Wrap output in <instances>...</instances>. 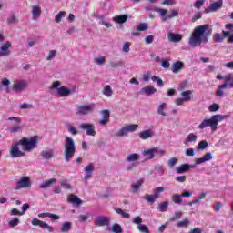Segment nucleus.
<instances>
[{"mask_svg":"<svg viewBox=\"0 0 233 233\" xmlns=\"http://www.w3.org/2000/svg\"><path fill=\"white\" fill-rule=\"evenodd\" d=\"M37 137H23L19 141H14L9 147V155L13 159L25 157V152H32L34 148H37Z\"/></svg>","mask_w":233,"mask_h":233,"instance_id":"nucleus-1","label":"nucleus"},{"mask_svg":"<svg viewBox=\"0 0 233 233\" xmlns=\"http://www.w3.org/2000/svg\"><path fill=\"white\" fill-rule=\"evenodd\" d=\"M210 35H212V28L208 25H198L188 39V45L191 48L201 46L203 43H208V37Z\"/></svg>","mask_w":233,"mask_h":233,"instance_id":"nucleus-2","label":"nucleus"},{"mask_svg":"<svg viewBox=\"0 0 233 233\" xmlns=\"http://www.w3.org/2000/svg\"><path fill=\"white\" fill-rule=\"evenodd\" d=\"M225 119H228V115H213L210 118L204 119L198 128V130H205V128L210 127L211 132H216L218 130V125L220 121H225Z\"/></svg>","mask_w":233,"mask_h":233,"instance_id":"nucleus-3","label":"nucleus"},{"mask_svg":"<svg viewBox=\"0 0 233 233\" xmlns=\"http://www.w3.org/2000/svg\"><path fill=\"white\" fill-rule=\"evenodd\" d=\"M76 156V142L74 138L66 137L64 144V157L66 162L70 161Z\"/></svg>","mask_w":233,"mask_h":233,"instance_id":"nucleus-4","label":"nucleus"},{"mask_svg":"<svg viewBox=\"0 0 233 233\" xmlns=\"http://www.w3.org/2000/svg\"><path fill=\"white\" fill-rule=\"evenodd\" d=\"M51 94L53 96H59L60 97H68L70 94H73L74 91L72 89H68L66 86H61L60 81H55L52 83L50 86Z\"/></svg>","mask_w":233,"mask_h":233,"instance_id":"nucleus-5","label":"nucleus"},{"mask_svg":"<svg viewBox=\"0 0 233 233\" xmlns=\"http://www.w3.org/2000/svg\"><path fill=\"white\" fill-rule=\"evenodd\" d=\"M155 12L159 14L161 19L163 22L165 21H170V19H174V17H177L179 15V10L178 9H170V14H168V10L163 9V8H157L155 9Z\"/></svg>","mask_w":233,"mask_h":233,"instance_id":"nucleus-6","label":"nucleus"},{"mask_svg":"<svg viewBox=\"0 0 233 233\" xmlns=\"http://www.w3.org/2000/svg\"><path fill=\"white\" fill-rule=\"evenodd\" d=\"M224 79L225 83L218 86V89L217 90V97H223V96H225V92H223V90H227V88H233V75H227Z\"/></svg>","mask_w":233,"mask_h":233,"instance_id":"nucleus-7","label":"nucleus"},{"mask_svg":"<svg viewBox=\"0 0 233 233\" xmlns=\"http://www.w3.org/2000/svg\"><path fill=\"white\" fill-rule=\"evenodd\" d=\"M137 128H139V125L137 124L126 125L116 133V137H126L127 136H128V134L136 132Z\"/></svg>","mask_w":233,"mask_h":233,"instance_id":"nucleus-8","label":"nucleus"},{"mask_svg":"<svg viewBox=\"0 0 233 233\" xmlns=\"http://www.w3.org/2000/svg\"><path fill=\"white\" fill-rule=\"evenodd\" d=\"M96 109V104L91 103L89 105H80L76 108V114L77 116H88L92 114Z\"/></svg>","mask_w":233,"mask_h":233,"instance_id":"nucleus-9","label":"nucleus"},{"mask_svg":"<svg viewBox=\"0 0 233 233\" xmlns=\"http://www.w3.org/2000/svg\"><path fill=\"white\" fill-rule=\"evenodd\" d=\"M192 94H194L193 90H186L180 93L182 97H178L175 99V105L177 106H181L184 103H188V101H192Z\"/></svg>","mask_w":233,"mask_h":233,"instance_id":"nucleus-10","label":"nucleus"},{"mask_svg":"<svg viewBox=\"0 0 233 233\" xmlns=\"http://www.w3.org/2000/svg\"><path fill=\"white\" fill-rule=\"evenodd\" d=\"M154 194L153 195H149L147 194L144 197V199L147 202V203H156L157 199H159V198H161V193L165 192V188L163 187H158L155 189H153Z\"/></svg>","mask_w":233,"mask_h":233,"instance_id":"nucleus-11","label":"nucleus"},{"mask_svg":"<svg viewBox=\"0 0 233 233\" xmlns=\"http://www.w3.org/2000/svg\"><path fill=\"white\" fill-rule=\"evenodd\" d=\"M32 187V181L28 177H22L15 185V190H23V188H30Z\"/></svg>","mask_w":233,"mask_h":233,"instance_id":"nucleus-12","label":"nucleus"},{"mask_svg":"<svg viewBox=\"0 0 233 233\" xmlns=\"http://www.w3.org/2000/svg\"><path fill=\"white\" fill-rule=\"evenodd\" d=\"M12 88L16 94H21V92H25L28 88V82L26 80H17Z\"/></svg>","mask_w":233,"mask_h":233,"instance_id":"nucleus-13","label":"nucleus"},{"mask_svg":"<svg viewBox=\"0 0 233 233\" xmlns=\"http://www.w3.org/2000/svg\"><path fill=\"white\" fill-rule=\"evenodd\" d=\"M10 48H12V43L9 41L5 42L0 46V59L1 57H8L12 52L10 51Z\"/></svg>","mask_w":233,"mask_h":233,"instance_id":"nucleus-14","label":"nucleus"},{"mask_svg":"<svg viewBox=\"0 0 233 233\" xmlns=\"http://www.w3.org/2000/svg\"><path fill=\"white\" fill-rule=\"evenodd\" d=\"M79 128H81V130H86V136H96V127L94 126V124H90V123H83L79 126Z\"/></svg>","mask_w":233,"mask_h":233,"instance_id":"nucleus-15","label":"nucleus"},{"mask_svg":"<svg viewBox=\"0 0 233 233\" xmlns=\"http://www.w3.org/2000/svg\"><path fill=\"white\" fill-rule=\"evenodd\" d=\"M31 223L34 227H40V228H46L48 232H54V228L46 224V222L39 220V218H33Z\"/></svg>","mask_w":233,"mask_h":233,"instance_id":"nucleus-16","label":"nucleus"},{"mask_svg":"<svg viewBox=\"0 0 233 233\" xmlns=\"http://www.w3.org/2000/svg\"><path fill=\"white\" fill-rule=\"evenodd\" d=\"M95 225L97 227H105L110 225V218L108 217L100 216L95 218Z\"/></svg>","mask_w":233,"mask_h":233,"instance_id":"nucleus-17","label":"nucleus"},{"mask_svg":"<svg viewBox=\"0 0 233 233\" xmlns=\"http://www.w3.org/2000/svg\"><path fill=\"white\" fill-rule=\"evenodd\" d=\"M221 8H223V0H218L209 5L207 12H218V10H221Z\"/></svg>","mask_w":233,"mask_h":233,"instance_id":"nucleus-18","label":"nucleus"},{"mask_svg":"<svg viewBox=\"0 0 233 233\" xmlns=\"http://www.w3.org/2000/svg\"><path fill=\"white\" fill-rule=\"evenodd\" d=\"M195 167H196V164L195 165L182 164L176 167L175 172L177 174H185V172H188L190 168H195Z\"/></svg>","mask_w":233,"mask_h":233,"instance_id":"nucleus-19","label":"nucleus"},{"mask_svg":"<svg viewBox=\"0 0 233 233\" xmlns=\"http://www.w3.org/2000/svg\"><path fill=\"white\" fill-rule=\"evenodd\" d=\"M102 119L98 121L99 125L105 127L110 121V111L108 109H104L101 111Z\"/></svg>","mask_w":233,"mask_h":233,"instance_id":"nucleus-20","label":"nucleus"},{"mask_svg":"<svg viewBox=\"0 0 233 233\" xmlns=\"http://www.w3.org/2000/svg\"><path fill=\"white\" fill-rule=\"evenodd\" d=\"M157 92L154 86H147L140 90L142 96H152Z\"/></svg>","mask_w":233,"mask_h":233,"instance_id":"nucleus-21","label":"nucleus"},{"mask_svg":"<svg viewBox=\"0 0 233 233\" xmlns=\"http://www.w3.org/2000/svg\"><path fill=\"white\" fill-rule=\"evenodd\" d=\"M139 138L147 141V139H150V137H154V130L152 129H146L141 131L139 134Z\"/></svg>","mask_w":233,"mask_h":233,"instance_id":"nucleus-22","label":"nucleus"},{"mask_svg":"<svg viewBox=\"0 0 233 233\" xmlns=\"http://www.w3.org/2000/svg\"><path fill=\"white\" fill-rule=\"evenodd\" d=\"M169 43H179L183 39V35L176 33L169 32L167 34Z\"/></svg>","mask_w":233,"mask_h":233,"instance_id":"nucleus-23","label":"nucleus"},{"mask_svg":"<svg viewBox=\"0 0 233 233\" xmlns=\"http://www.w3.org/2000/svg\"><path fill=\"white\" fill-rule=\"evenodd\" d=\"M143 183H145V180L142 178L138 179L137 182H134L131 184V192L133 194H137L139 192L141 187H143Z\"/></svg>","mask_w":233,"mask_h":233,"instance_id":"nucleus-24","label":"nucleus"},{"mask_svg":"<svg viewBox=\"0 0 233 233\" xmlns=\"http://www.w3.org/2000/svg\"><path fill=\"white\" fill-rule=\"evenodd\" d=\"M185 64H183V62L181 61H177L172 64L171 70L173 74H179V72H181V70H183Z\"/></svg>","mask_w":233,"mask_h":233,"instance_id":"nucleus-25","label":"nucleus"},{"mask_svg":"<svg viewBox=\"0 0 233 233\" xmlns=\"http://www.w3.org/2000/svg\"><path fill=\"white\" fill-rule=\"evenodd\" d=\"M156 147L147 148L142 151V156L147 157V159H154L156 157Z\"/></svg>","mask_w":233,"mask_h":233,"instance_id":"nucleus-26","label":"nucleus"},{"mask_svg":"<svg viewBox=\"0 0 233 233\" xmlns=\"http://www.w3.org/2000/svg\"><path fill=\"white\" fill-rule=\"evenodd\" d=\"M113 21L117 25H123L128 21V15H118L113 17Z\"/></svg>","mask_w":233,"mask_h":233,"instance_id":"nucleus-27","label":"nucleus"},{"mask_svg":"<svg viewBox=\"0 0 233 233\" xmlns=\"http://www.w3.org/2000/svg\"><path fill=\"white\" fill-rule=\"evenodd\" d=\"M33 21H37L41 17V7L39 5H34L32 7Z\"/></svg>","mask_w":233,"mask_h":233,"instance_id":"nucleus-28","label":"nucleus"},{"mask_svg":"<svg viewBox=\"0 0 233 233\" xmlns=\"http://www.w3.org/2000/svg\"><path fill=\"white\" fill-rule=\"evenodd\" d=\"M55 183H57V179L56 178H50L48 180H45L40 184V188H43V189L50 188V187L53 186Z\"/></svg>","mask_w":233,"mask_h":233,"instance_id":"nucleus-29","label":"nucleus"},{"mask_svg":"<svg viewBox=\"0 0 233 233\" xmlns=\"http://www.w3.org/2000/svg\"><path fill=\"white\" fill-rule=\"evenodd\" d=\"M94 164H89L85 167L84 170L86 172V175L84 176L85 179H90L92 177V172H94Z\"/></svg>","mask_w":233,"mask_h":233,"instance_id":"nucleus-30","label":"nucleus"},{"mask_svg":"<svg viewBox=\"0 0 233 233\" xmlns=\"http://www.w3.org/2000/svg\"><path fill=\"white\" fill-rule=\"evenodd\" d=\"M40 156L43 157V159H52V157H54V149L50 148L43 150L40 153Z\"/></svg>","mask_w":233,"mask_h":233,"instance_id":"nucleus-31","label":"nucleus"},{"mask_svg":"<svg viewBox=\"0 0 233 233\" xmlns=\"http://www.w3.org/2000/svg\"><path fill=\"white\" fill-rule=\"evenodd\" d=\"M212 159V153L208 152L204 155V157L197 158L195 160L196 165H201V163H206V161H210Z\"/></svg>","mask_w":233,"mask_h":233,"instance_id":"nucleus-32","label":"nucleus"},{"mask_svg":"<svg viewBox=\"0 0 233 233\" xmlns=\"http://www.w3.org/2000/svg\"><path fill=\"white\" fill-rule=\"evenodd\" d=\"M107 230L108 232L113 233H123V227L117 223H115L110 228H108Z\"/></svg>","mask_w":233,"mask_h":233,"instance_id":"nucleus-33","label":"nucleus"},{"mask_svg":"<svg viewBox=\"0 0 233 233\" xmlns=\"http://www.w3.org/2000/svg\"><path fill=\"white\" fill-rule=\"evenodd\" d=\"M198 141V136L194 133L187 135L184 141V145H188V143H196Z\"/></svg>","mask_w":233,"mask_h":233,"instance_id":"nucleus-34","label":"nucleus"},{"mask_svg":"<svg viewBox=\"0 0 233 233\" xmlns=\"http://www.w3.org/2000/svg\"><path fill=\"white\" fill-rule=\"evenodd\" d=\"M102 94L103 96H106V97H112L114 90H112V86H110V85H106V86H104Z\"/></svg>","mask_w":233,"mask_h":233,"instance_id":"nucleus-35","label":"nucleus"},{"mask_svg":"<svg viewBox=\"0 0 233 233\" xmlns=\"http://www.w3.org/2000/svg\"><path fill=\"white\" fill-rule=\"evenodd\" d=\"M68 202L73 203V205H81V203H83V200H81V198H79L76 195H69L68 196Z\"/></svg>","mask_w":233,"mask_h":233,"instance_id":"nucleus-36","label":"nucleus"},{"mask_svg":"<svg viewBox=\"0 0 233 233\" xmlns=\"http://www.w3.org/2000/svg\"><path fill=\"white\" fill-rule=\"evenodd\" d=\"M126 161L127 163H136L137 161H139V154L137 153H133L127 156V157L126 158Z\"/></svg>","mask_w":233,"mask_h":233,"instance_id":"nucleus-37","label":"nucleus"},{"mask_svg":"<svg viewBox=\"0 0 233 233\" xmlns=\"http://www.w3.org/2000/svg\"><path fill=\"white\" fill-rule=\"evenodd\" d=\"M171 199L175 205H181L183 203V196L177 193L173 194Z\"/></svg>","mask_w":233,"mask_h":233,"instance_id":"nucleus-38","label":"nucleus"},{"mask_svg":"<svg viewBox=\"0 0 233 233\" xmlns=\"http://www.w3.org/2000/svg\"><path fill=\"white\" fill-rule=\"evenodd\" d=\"M19 23V18H17V15L15 14H11L7 17V25H17Z\"/></svg>","mask_w":233,"mask_h":233,"instance_id":"nucleus-39","label":"nucleus"},{"mask_svg":"<svg viewBox=\"0 0 233 233\" xmlns=\"http://www.w3.org/2000/svg\"><path fill=\"white\" fill-rule=\"evenodd\" d=\"M167 110V103H162L158 106L157 112L159 116H167V112H165Z\"/></svg>","mask_w":233,"mask_h":233,"instance_id":"nucleus-40","label":"nucleus"},{"mask_svg":"<svg viewBox=\"0 0 233 233\" xmlns=\"http://www.w3.org/2000/svg\"><path fill=\"white\" fill-rule=\"evenodd\" d=\"M23 128H25L23 125H15L9 128V132H11V134H17V132H21Z\"/></svg>","mask_w":233,"mask_h":233,"instance_id":"nucleus-41","label":"nucleus"},{"mask_svg":"<svg viewBox=\"0 0 233 233\" xmlns=\"http://www.w3.org/2000/svg\"><path fill=\"white\" fill-rule=\"evenodd\" d=\"M188 225H190V220H188L187 218L177 223V227H178V228H187Z\"/></svg>","mask_w":233,"mask_h":233,"instance_id":"nucleus-42","label":"nucleus"},{"mask_svg":"<svg viewBox=\"0 0 233 233\" xmlns=\"http://www.w3.org/2000/svg\"><path fill=\"white\" fill-rule=\"evenodd\" d=\"M72 228V222H64L60 227L61 232H68Z\"/></svg>","mask_w":233,"mask_h":233,"instance_id":"nucleus-43","label":"nucleus"},{"mask_svg":"<svg viewBox=\"0 0 233 233\" xmlns=\"http://www.w3.org/2000/svg\"><path fill=\"white\" fill-rule=\"evenodd\" d=\"M19 223H21V220L19 219V218H14L8 221V226L11 228H14V227H17V225H19Z\"/></svg>","mask_w":233,"mask_h":233,"instance_id":"nucleus-44","label":"nucleus"},{"mask_svg":"<svg viewBox=\"0 0 233 233\" xmlns=\"http://www.w3.org/2000/svg\"><path fill=\"white\" fill-rule=\"evenodd\" d=\"M66 12L65 11H60L56 16H55V21L56 23H61L63 21V18L66 17Z\"/></svg>","mask_w":233,"mask_h":233,"instance_id":"nucleus-45","label":"nucleus"},{"mask_svg":"<svg viewBox=\"0 0 233 233\" xmlns=\"http://www.w3.org/2000/svg\"><path fill=\"white\" fill-rule=\"evenodd\" d=\"M205 198H207V193H200L197 198L193 199V203H195V205H199V203H201Z\"/></svg>","mask_w":233,"mask_h":233,"instance_id":"nucleus-46","label":"nucleus"},{"mask_svg":"<svg viewBox=\"0 0 233 233\" xmlns=\"http://www.w3.org/2000/svg\"><path fill=\"white\" fill-rule=\"evenodd\" d=\"M90 218H92V214L90 213L82 214L78 216V221H80V223H83L85 221H87V219H90Z\"/></svg>","mask_w":233,"mask_h":233,"instance_id":"nucleus-47","label":"nucleus"},{"mask_svg":"<svg viewBox=\"0 0 233 233\" xmlns=\"http://www.w3.org/2000/svg\"><path fill=\"white\" fill-rule=\"evenodd\" d=\"M206 148H208V142L201 140L198 145V150H205Z\"/></svg>","mask_w":233,"mask_h":233,"instance_id":"nucleus-48","label":"nucleus"},{"mask_svg":"<svg viewBox=\"0 0 233 233\" xmlns=\"http://www.w3.org/2000/svg\"><path fill=\"white\" fill-rule=\"evenodd\" d=\"M168 208V202H162L161 204L158 205L157 210L160 212H167V209Z\"/></svg>","mask_w":233,"mask_h":233,"instance_id":"nucleus-49","label":"nucleus"},{"mask_svg":"<svg viewBox=\"0 0 233 233\" xmlns=\"http://www.w3.org/2000/svg\"><path fill=\"white\" fill-rule=\"evenodd\" d=\"M137 228L141 233H150V230H148V227H147V225L145 224H140L139 226L137 227Z\"/></svg>","mask_w":233,"mask_h":233,"instance_id":"nucleus-50","label":"nucleus"},{"mask_svg":"<svg viewBox=\"0 0 233 233\" xmlns=\"http://www.w3.org/2000/svg\"><path fill=\"white\" fill-rule=\"evenodd\" d=\"M137 30L138 32H145L146 30H148V24L147 23H141L137 25Z\"/></svg>","mask_w":233,"mask_h":233,"instance_id":"nucleus-51","label":"nucleus"},{"mask_svg":"<svg viewBox=\"0 0 233 233\" xmlns=\"http://www.w3.org/2000/svg\"><path fill=\"white\" fill-rule=\"evenodd\" d=\"M182 216H183V212L176 211L173 217L169 219V221H177V219H181Z\"/></svg>","mask_w":233,"mask_h":233,"instance_id":"nucleus-52","label":"nucleus"},{"mask_svg":"<svg viewBox=\"0 0 233 233\" xmlns=\"http://www.w3.org/2000/svg\"><path fill=\"white\" fill-rule=\"evenodd\" d=\"M56 56H57V51L56 50H50L48 52V56L46 59V61H52V59H54V57H56Z\"/></svg>","mask_w":233,"mask_h":233,"instance_id":"nucleus-53","label":"nucleus"},{"mask_svg":"<svg viewBox=\"0 0 233 233\" xmlns=\"http://www.w3.org/2000/svg\"><path fill=\"white\" fill-rule=\"evenodd\" d=\"M7 121H13V123H15V125H21L23 120L19 116H11L7 118Z\"/></svg>","mask_w":233,"mask_h":233,"instance_id":"nucleus-54","label":"nucleus"},{"mask_svg":"<svg viewBox=\"0 0 233 233\" xmlns=\"http://www.w3.org/2000/svg\"><path fill=\"white\" fill-rule=\"evenodd\" d=\"M94 61L96 65H105V63L106 62V59L105 58V56H100V57H96Z\"/></svg>","mask_w":233,"mask_h":233,"instance_id":"nucleus-55","label":"nucleus"},{"mask_svg":"<svg viewBox=\"0 0 233 233\" xmlns=\"http://www.w3.org/2000/svg\"><path fill=\"white\" fill-rule=\"evenodd\" d=\"M67 130L69 134H72V136H77L79 134V131H77V129L73 126H68Z\"/></svg>","mask_w":233,"mask_h":233,"instance_id":"nucleus-56","label":"nucleus"},{"mask_svg":"<svg viewBox=\"0 0 233 233\" xmlns=\"http://www.w3.org/2000/svg\"><path fill=\"white\" fill-rule=\"evenodd\" d=\"M177 163V158L171 157L167 162V167L169 168H173V167H176V164Z\"/></svg>","mask_w":233,"mask_h":233,"instance_id":"nucleus-57","label":"nucleus"},{"mask_svg":"<svg viewBox=\"0 0 233 233\" xmlns=\"http://www.w3.org/2000/svg\"><path fill=\"white\" fill-rule=\"evenodd\" d=\"M155 172H157V176H163L165 174V169H163V166H157L155 167Z\"/></svg>","mask_w":233,"mask_h":233,"instance_id":"nucleus-58","label":"nucleus"},{"mask_svg":"<svg viewBox=\"0 0 233 233\" xmlns=\"http://www.w3.org/2000/svg\"><path fill=\"white\" fill-rule=\"evenodd\" d=\"M161 5L166 6H174V5H176V0H163Z\"/></svg>","mask_w":233,"mask_h":233,"instance_id":"nucleus-59","label":"nucleus"},{"mask_svg":"<svg viewBox=\"0 0 233 233\" xmlns=\"http://www.w3.org/2000/svg\"><path fill=\"white\" fill-rule=\"evenodd\" d=\"M223 35H221V34H219V33H217V34H215V35H214V41H215V43H221V42H223Z\"/></svg>","mask_w":233,"mask_h":233,"instance_id":"nucleus-60","label":"nucleus"},{"mask_svg":"<svg viewBox=\"0 0 233 233\" xmlns=\"http://www.w3.org/2000/svg\"><path fill=\"white\" fill-rule=\"evenodd\" d=\"M60 184L62 188H66V190H70V188H72V186H70V184L66 182V180H62Z\"/></svg>","mask_w":233,"mask_h":233,"instance_id":"nucleus-61","label":"nucleus"},{"mask_svg":"<svg viewBox=\"0 0 233 233\" xmlns=\"http://www.w3.org/2000/svg\"><path fill=\"white\" fill-rule=\"evenodd\" d=\"M209 112H218L219 110V105L218 104H212L208 107Z\"/></svg>","mask_w":233,"mask_h":233,"instance_id":"nucleus-62","label":"nucleus"},{"mask_svg":"<svg viewBox=\"0 0 233 233\" xmlns=\"http://www.w3.org/2000/svg\"><path fill=\"white\" fill-rule=\"evenodd\" d=\"M221 207H223V204H221V202H217L213 205V210L215 212H219V210H221Z\"/></svg>","mask_w":233,"mask_h":233,"instance_id":"nucleus-63","label":"nucleus"},{"mask_svg":"<svg viewBox=\"0 0 233 233\" xmlns=\"http://www.w3.org/2000/svg\"><path fill=\"white\" fill-rule=\"evenodd\" d=\"M32 104L24 103L20 105L21 110H30L32 109Z\"/></svg>","mask_w":233,"mask_h":233,"instance_id":"nucleus-64","label":"nucleus"}]
</instances>
